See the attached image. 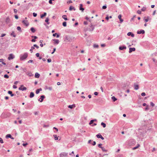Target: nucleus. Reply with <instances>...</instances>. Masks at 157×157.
I'll return each instance as SVG.
<instances>
[{
  "label": "nucleus",
  "mask_w": 157,
  "mask_h": 157,
  "mask_svg": "<svg viewBox=\"0 0 157 157\" xmlns=\"http://www.w3.org/2000/svg\"><path fill=\"white\" fill-rule=\"evenodd\" d=\"M28 56V53H25L23 55H21L20 56V59L21 60H23L25 59Z\"/></svg>",
  "instance_id": "1"
},
{
  "label": "nucleus",
  "mask_w": 157,
  "mask_h": 157,
  "mask_svg": "<svg viewBox=\"0 0 157 157\" xmlns=\"http://www.w3.org/2000/svg\"><path fill=\"white\" fill-rule=\"evenodd\" d=\"M10 115L11 113H4L2 114L1 117L3 118H5L10 117Z\"/></svg>",
  "instance_id": "2"
},
{
  "label": "nucleus",
  "mask_w": 157,
  "mask_h": 157,
  "mask_svg": "<svg viewBox=\"0 0 157 157\" xmlns=\"http://www.w3.org/2000/svg\"><path fill=\"white\" fill-rule=\"evenodd\" d=\"M15 57L14 56L13 54H10L9 55V56L8 57V59L9 60L13 59Z\"/></svg>",
  "instance_id": "3"
},
{
  "label": "nucleus",
  "mask_w": 157,
  "mask_h": 157,
  "mask_svg": "<svg viewBox=\"0 0 157 157\" xmlns=\"http://www.w3.org/2000/svg\"><path fill=\"white\" fill-rule=\"evenodd\" d=\"M67 153L65 152H63L60 154V157H67Z\"/></svg>",
  "instance_id": "4"
},
{
  "label": "nucleus",
  "mask_w": 157,
  "mask_h": 157,
  "mask_svg": "<svg viewBox=\"0 0 157 157\" xmlns=\"http://www.w3.org/2000/svg\"><path fill=\"white\" fill-rule=\"evenodd\" d=\"M19 90L23 91L26 90V88L24 87L23 85H22L19 88Z\"/></svg>",
  "instance_id": "5"
},
{
  "label": "nucleus",
  "mask_w": 157,
  "mask_h": 157,
  "mask_svg": "<svg viewBox=\"0 0 157 157\" xmlns=\"http://www.w3.org/2000/svg\"><path fill=\"white\" fill-rule=\"evenodd\" d=\"M65 40H67V41L71 42L72 41V39L70 36H66L65 37Z\"/></svg>",
  "instance_id": "6"
},
{
  "label": "nucleus",
  "mask_w": 157,
  "mask_h": 157,
  "mask_svg": "<svg viewBox=\"0 0 157 157\" xmlns=\"http://www.w3.org/2000/svg\"><path fill=\"white\" fill-rule=\"evenodd\" d=\"M45 98V96L44 95H41L40 97V98L41 99V100H40V99H39L38 101H40V102H42L43 101L44 99Z\"/></svg>",
  "instance_id": "7"
},
{
  "label": "nucleus",
  "mask_w": 157,
  "mask_h": 157,
  "mask_svg": "<svg viewBox=\"0 0 157 157\" xmlns=\"http://www.w3.org/2000/svg\"><path fill=\"white\" fill-rule=\"evenodd\" d=\"M97 137L98 138H101L102 140H103L104 139V138L99 133L97 134L96 135Z\"/></svg>",
  "instance_id": "8"
},
{
  "label": "nucleus",
  "mask_w": 157,
  "mask_h": 157,
  "mask_svg": "<svg viewBox=\"0 0 157 157\" xmlns=\"http://www.w3.org/2000/svg\"><path fill=\"white\" fill-rule=\"evenodd\" d=\"M135 50H136L135 48H129V52L130 53L132 52L135 51Z\"/></svg>",
  "instance_id": "9"
},
{
  "label": "nucleus",
  "mask_w": 157,
  "mask_h": 157,
  "mask_svg": "<svg viewBox=\"0 0 157 157\" xmlns=\"http://www.w3.org/2000/svg\"><path fill=\"white\" fill-rule=\"evenodd\" d=\"M53 41L54 42V44H58L59 43V41L58 39H53Z\"/></svg>",
  "instance_id": "10"
},
{
  "label": "nucleus",
  "mask_w": 157,
  "mask_h": 157,
  "mask_svg": "<svg viewBox=\"0 0 157 157\" xmlns=\"http://www.w3.org/2000/svg\"><path fill=\"white\" fill-rule=\"evenodd\" d=\"M144 33H145V31L143 30H141L140 31H138L137 32V33L138 34H141V33L144 34Z\"/></svg>",
  "instance_id": "11"
},
{
  "label": "nucleus",
  "mask_w": 157,
  "mask_h": 157,
  "mask_svg": "<svg viewBox=\"0 0 157 157\" xmlns=\"http://www.w3.org/2000/svg\"><path fill=\"white\" fill-rule=\"evenodd\" d=\"M90 28L89 29V31H93L94 29V26L91 25L90 26Z\"/></svg>",
  "instance_id": "12"
},
{
  "label": "nucleus",
  "mask_w": 157,
  "mask_h": 157,
  "mask_svg": "<svg viewBox=\"0 0 157 157\" xmlns=\"http://www.w3.org/2000/svg\"><path fill=\"white\" fill-rule=\"evenodd\" d=\"M10 19L9 17H7L6 19L5 22L6 24H8L10 22Z\"/></svg>",
  "instance_id": "13"
},
{
  "label": "nucleus",
  "mask_w": 157,
  "mask_h": 157,
  "mask_svg": "<svg viewBox=\"0 0 157 157\" xmlns=\"http://www.w3.org/2000/svg\"><path fill=\"white\" fill-rule=\"evenodd\" d=\"M126 48V47L125 46H121L119 47V49L120 50H123L124 49H125Z\"/></svg>",
  "instance_id": "14"
},
{
  "label": "nucleus",
  "mask_w": 157,
  "mask_h": 157,
  "mask_svg": "<svg viewBox=\"0 0 157 157\" xmlns=\"http://www.w3.org/2000/svg\"><path fill=\"white\" fill-rule=\"evenodd\" d=\"M127 35L128 36H131L132 37H134V34L132 33L131 32H128L127 33Z\"/></svg>",
  "instance_id": "15"
},
{
  "label": "nucleus",
  "mask_w": 157,
  "mask_h": 157,
  "mask_svg": "<svg viewBox=\"0 0 157 157\" xmlns=\"http://www.w3.org/2000/svg\"><path fill=\"white\" fill-rule=\"evenodd\" d=\"M8 94H10L11 97H13L15 95V94H13L12 92L10 90L8 91Z\"/></svg>",
  "instance_id": "16"
},
{
  "label": "nucleus",
  "mask_w": 157,
  "mask_h": 157,
  "mask_svg": "<svg viewBox=\"0 0 157 157\" xmlns=\"http://www.w3.org/2000/svg\"><path fill=\"white\" fill-rule=\"evenodd\" d=\"M134 89L135 90H138L139 89V85H136L135 84H134Z\"/></svg>",
  "instance_id": "17"
},
{
  "label": "nucleus",
  "mask_w": 157,
  "mask_h": 157,
  "mask_svg": "<svg viewBox=\"0 0 157 157\" xmlns=\"http://www.w3.org/2000/svg\"><path fill=\"white\" fill-rule=\"evenodd\" d=\"M82 4H80V7H79V10L82 11V12L84 10V8H82Z\"/></svg>",
  "instance_id": "18"
},
{
  "label": "nucleus",
  "mask_w": 157,
  "mask_h": 157,
  "mask_svg": "<svg viewBox=\"0 0 157 157\" xmlns=\"http://www.w3.org/2000/svg\"><path fill=\"white\" fill-rule=\"evenodd\" d=\"M75 104H73L72 105H70L68 106V107L70 109H72L73 108H75Z\"/></svg>",
  "instance_id": "19"
},
{
  "label": "nucleus",
  "mask_w": 157,
  "mask_h": 157,
  "mask_svg": "<svg viewBox=\"0 0 157 157\" xmlns=\"http://www.w3.org/2000/svg\"><path fill=\"white\" fill-rule=\"evenodd\" d=\"M40 76V75L38 73H36L35 75V77L36 78H38Z\"/></svg>",
  "instance_id": "20"
},
{
  "label": "nucleus",
  "mask_w": 157,
  "mask_h": 157,
  "mask_svg": "<svg viewBox=\"0 0 157 157\" xmlns=\"http://www.w3.org/2000/svg\"><path fill=\"white\" fill-rule=\"evenodd\" d=\"M22 23H23L26 26H28L29 24L28 23V22L27 21L25 20H23L22 21Z\"/></svg>",
  "instance_id": "21"
},
{
  "label": "nucleus",
  "mask_w": 157,
  "mask_h": 157,
  "mask_svg": "<svg viewBox=\"0 0 157 157\" xmlns=\"http://www.w3.org/2000/svg\"><path fill=\"white\" fill-rule=\"evenodd\" d=\"M34 96V93L33 92H31L30 93V94L29 95V97L30 98H33Z\"/></svg>",
  "instance_id": "22"
},
{
  "label": "nucleus",
  "mask_w": 157,
  "mask_h": 157,
  "mask_svg": "<svg viewBox=\"0 0 157 157\" xmlns=\"http://www.w3.org/2000/svg\"><path fill=\"white\" fill-rule=\"evenodd\" d=\"M46 15H47V13L45 12H44V13L43 14L41 15L40 17L41 18H43V17L45 16Z\"/></svg>",
  "instance_id": "23"
},
{
  "label": "nucleus",
  "mask_w": 157,
  "mask_h": 157,
  "mask_svg": "<svg viewBox=\"0 0 157 157\" xmlns=\"http://www.w3.org/2000/svg\"><path fill=\"white\" fill-rule=\"evenodd\" d=\"M67 16L66 15H63L62 16V18L64 19L65 21H67L68 20L67 18Z\"/></svg>",
  "instance_id": "24"
},
{
  "label": "nucleus",
  "mask_w": 157,
  "mask_h": 157,
  "mask_svg": "<svg viewBox=\"0 0 157 157\" xmlns=\"http://www.w3.org/2000/svg\"><path fill=\"white\" fill-rule=\"evenodd\" d=\"M30 30L33 33H35L36 31L35 30V29L33 27L31 28L30 29Z\"/></svg>",
  "instance_id": "25"
},
{
  "label": "nucleus",
  "mask_w": 157,
  "mask_h": 157,
  "mask_svg": "<svg viewBox=\"0 0 157 157\" xmlns=\"http://www.w3.org/2000/svg\"><path fill=\"white\" fill-rule=\"evenodd\" d=\"M112 99L113 101H115L117 100V99L114 96H113L112 97Z\"/></svg>",
  "instance_id": "26"
},
{
  "label": "nucleus",
  "mask_w": 157,
  "mask_h": 157,
  "mask_svg": "<svg viewBox=\"0 0 157 157\" xmlns=\"http://www.w3.org/2000/svg\"><path fill=\"white\" fill-rule=\"evenodd\" d=\"M49 20V19L48 18H47L45 20V22L47 23V24L48 25L49 24V23L48 22Z\"/></svg>",
  "instance_id": "27"
},
{
  "label": "nucleus",
  "mask_w": 157,
  "mask_h": 157,
  "mask_svg": "<svg viewBox=\"0 0 157 157\" xmlns=\"http://www.w3.org/2000/svg\"><path fill=\"white\" fill-rule=\"evenodd\" d=\"M53 136L54 137L55 140H58V137L57 136V135H53Z\"/></svg>",
  "instance_id": "28"
},
{
  "label": "nucleus",
  "mask_w": 157,
  "mask_h": 157,
  "mask_svg": "<svg viewBox=\"0 0 157 157\" xmlns=\"http://www.w3.org/2000/svg\"><path fill=\"white\" fill-rule=\"evenodd\" d=\"M101 125L103 126V128H105L106 127V124L103 122L101 123Z\"/></svg>",
  "instance_id": "29"
},
{
  "label": "nucleus",
  "mask_w": 157,
  "mask_h": 157,
  "mask_svg": "<svg viewBox=\"0 0 157 157\" xmlns=\"http://www.w3.org/2000/svg\"><path fill=\"white\" fill-rule=\"evenodd\" d=\"M101 149L103 151L107 152L108 151L107 150L105 149V148L103 147H102Z\"/></svg>",
  "instance_id": "30"
},
{
  "label": "nucleus",
  "mask_w": 157,
  "mask_h": 157,
  "mask_svg": "<svg viewBox=\"0 0 157 157\" xmlns=\"http://www.w3.org/2000/svg\"><path fill=\"white\" fill-rule=\"evenodd\" d=\"M63 25L64 27H66L67 26V22L64 21L63 23Z\"/></svg>",
  "instance_id": "31"
},
{
  "label": "nucleus",
  "mask_w": 157,
  "mask_h": 157,
  "mask_svg": "<svg viewBox=\"0 0 157 157\" xmlns=\"http://www.w3.org/2000/svg\"><path fill=\"white\" fill-rule=\"evenodd\" d=\"M140 146V145L139 144H138V145L137 146H136V147H133V148H132V149L133 150H135L138 147H139Z\"/></svg>",
  "instance_id": "32"
},
{
  "label": "nucleus",
  "mask_w": 157,
  "mask_h": 157,
  "mask_svg": "<svg viewBox=\"0 0 157 157\" xmlns=\"http://www.w3.org/2000/svg\"><path fill=\"white\" fill-rule=\"evenodd\" d=\"M73 9H74V10H75V9L74 8V7H73V6H70L69 7V10H72Z\"/></svg>",
  "instance_id": "33"
},
{
  "label": "nucleus",
  "mask_w": 157,
  "mask_h": 157,
  "mask_svg": "<svg viewBox=\"0 0 157 157\" xmlns=\"http://www.w3.org/2000/svg\"><path fill=\"white\" fill-rule=\"evenodd\" d=\"M93 47L94 48H98V45L96 44H94Z\"/></svg>",
  "instance_id": "34"
},
{
  "label": "nucleus",
  "mask_w": 157,
  "mask_h": 157,
  "mask_svg": "<svg viewBox=\"0 0 157 157\" xmlns=\"http://www.w3.org/2000/svg\"><path fill=\"white\" fill-rule=\"evenodd\" d=\"M11 136L10 134H7L6 136V138H11Z\"/></svg>",
  "instance_id": "35"
},
{
  "label": "nucleus",
  "mask_w": 157,
  "mask_h": 157,
  "mask_svg": "<svg viewBox=\"0 0 157 157\" xmlns=\"http://www.w3.org/2000/svg\"><path fill=\"white\" fill-rule=\"evenodd\" d=\"M27 75L28 76H30V77L32 76L33 75L32 73L31 72L28 73L27 74Z\"/></svg>",
  "instance_id": "36"
},
{
  "label": "nucleus",
  "mask_w": 157,
  "mask_h": 157,
  "mask_svg": "<svg viewBox=\"0 0 157 157\" xmlns=\"http://www.w3.org/2000/svg\"><path fill=\"white\" fill-rule=\"evenodd\" d=\"M4 77L5 78H9V76L7 75H5L4 76Z\"/></svg>",
  "instance_id": "37"
},
{
  "label": "nucleus",
  "mask_w": 157,
  "mask_h": 157,
  "mask_svg": "<svg viewBox=\"0 0 157 157\" xmlns=\"http://www.w3.org/2000/svg\"><path fill=\"white\" fill-rule=\"evenodd\" d=\"M11 36H13L14 37H16V35L14 34V33L13 32L11 34Z\"/></svg>",
  "instance_id": "38"
},
{
  "label": "nucleus",
  "mask_w": 157,
  "mask_h": 157,
  "mask_svg": "<svg viewBox=\"0 0 157 157\" xmlns=\"http://www.w3.org/2000/svg\"><path fill=\"white\" fill-rule=\"evenodd\" d=\"M102 145V144H99L98 145V147L99 148H101L102 147H101V146Z\"/></svg>",
  "instance_id": "39"
},
{
  "label": "nucleus",
  "mask_w": 157,
  "mask_h": 157,
  "mask_svg": "<svg viewBox=\"0 0 157 157\" xmlns=\"http://www.w3.org/2000/svg\"><path fill=\"white\" fill-rule=\"evenodd\" d=\"M33 46L37 49H38L39 48V47L36 44H34Z\"/></svg>",
  "instance_id": "40"
},
{
  "label": "nucleus",
  "mask_w": 157,
  "mask_h": 157,
  "mask_svg": "<svg viewBox=\"0 0 157 157\" xmlns=\"http://www.w3.org/2000/svg\"><path fill=\"white\" fill-rule=\"evenodd\" d=\"M149 18V17H147V19H144V20L146 22H147L148 21V18Z\"/></svg>",
  "instance_id": "41"
},
{
  "label": "nucleus",
  "mask_w": 157,
  "mask_h": 157,
  "mask_svg": "<svg viewBox=\"0 0 157 157\" xmlns=\"http://www.w3.org/2000/svg\"><path fill=\"white\" fill-rule=\"evenodd\" d=\"M146 10V8L145 7H143L141 9V11H145Z\"/></svg>",
  "instance_id": "42"
},
{
  "label": "nucleus",
  "mask_w": 157,
  "mask_h": 157,
  "mask_svg": "<svg viewBox=\"0 0 157 157\" xmlns=\"http://www.w3.org/2000/svg\"><path fill=\"white\" fill-rule=\"evenodd\" d=\"M94 122V120H91L89 123V124L91 125V124H92Z\"/></svg>",
  "instance_id": "43"
},
{
  "label": "nucleus",
  "mask_w": 157,
  "mask_h": 157,
  "mask_svg": "<svg viewBox=\"0 0 157 157\" xmlns=\"http://www.w3.org/2000/svg\"><path fill=\"white\" fill-rule=\"evenodd\" d=\"M150 104L151 105L152 107L154 106L155 105V104L152 102H150Z\"/></svg>",
  "instance_id": "44"
},
{
  "label": "nucleus",
  "mask_w": 157,
  "mask_h": 157,
  "mask_svg": "<svg viewBox=\"0 0 157 157\" xmlns=\"http://www.w3.org/2000/svg\"><path fill=\"white\" fill-rule=\"evenodd\" d=\"M39 92H40V91H39V90L38 89H37L36 91V94H37Z\"/></svg>",
  "instance_id": "45"
},
{
  "label": "nucleus",
  "mask_w": 157,
  "mask_h": 157,
  "mask_svg": "<svg viewBox=\"0 0 157 157\" xmlns=\"http://www.w3.org/2000/svg\"><path fill=\"white\" fill-rule=\"evenodd\" d=\"M54 0H49V4H52V1H54Z\"/></svg>",
  "instance_id": "46"
},
{
  "label": "nucleus",
  "mask_w": 157,
  "mask_h": 157,
  "mask_svg": "<svg viewBox=\"0 0 157 157\" xmlns=\"http://www.w3.org/2000/svg\"><path fill=\"white\" fill-rule=\"evenodd\" d=\"M0 142L1 143H3V140L0 137Z\"/></svg>",
  "instance_id": "47"
},
{
  "label": "nucleus",
  "mask_w": 157,
  "mask_h": 157,
  "mask_svg": "<svg viewBox=\"0 0 157 157\" xmlns=\"http://www.w3.org/2000/svg\"><path fill=\"white\" fill-rule=\"evenodd\" d=\"M17 29L18 30L20 31L21 30V28L19 26H18L17 27Z\"/></svg>",
  "instance_id": "48"
},
{
  "label": "nucleus",
  "mask_w": 157,
  "mask_h": 157,
  "mask_svg": "<svg viewBox=\"0 0 157 157\" xmlns=\"http://www.w3.org/2000/svg\"><path fill=\"white\" fill-rule=\"evenodd\" d=\"M33 15L34 17H36L37 16V14L35 13H33Z\"/></svg>",
  "instance_id": "49"
},
{
  "label": "nucleus",
  "mask_w": 157,
  "mask_h": 157,
  "mask_svg": "<svg viewBox=\"0 0 157 157\" xmlns=\"http://www.w3.org/2000/svg\"><path fill=\"white\" fill-rule=\"evenodd\" d=\"M47 61L48 63H50L51 62L52 60L51 59H48Z\"/></svg>",
  "instance_id": "50"
},
{
  "label": "nucleus",
  "mask_w": 157,
  "mask_h": 157,
  "mask_svg": "<svg viewBox=\"0 0 157 157\" xmlns=\"http://www.w3.org/2000/svg\"><path fill=\"white\" fill-rule=\"evenodd\" d=\"M47 89H48L50 90H52V87H49Z\"/></svg>",
  "instance_id": "51"
},
{
  "label": "nucleus",
  "mask_w": 157,
  "mask_h": 157,
  "mask_svg": "<svg viewBox=\"0 0 157 157\" xmlns=\"http://www.w3.org/2000/svg\"><path fill=\"white\" fill-rule=\"evenodd\" d=\"M145 95V93L144 92H143L141 94V95L142 96H144Z\"/></svg>",
  "instance_id": "52"
},
{
  "label": "nucleus",
  "mask_w": 157,
  "mask_h": 157,
  "mask_svg": "<svg viewBox=\"0 0 157 157\" xmlns=\"http://www.w3.org/2000/svg\"><path fill=\"white\" fill-rule=\"evenodd\" d=\"M107 6H102V9H105L106 8Z\"/></svg>",
  "instance_id": "53"
},
{
  "label": "nucleus",
  "mask_w": 157,
  "mask_h": 157,
  "mask_svg": "<svg viewBox=\"0 0 157 157\" xmlns=\"http://www.w3.org/2000/svg\"><path fill=\"white\" fill-rule=\"evenodd\" d=\"M137 13L139 14H140L141 13V11L140 10H138L137 11Z\"/></svg>",
  "instance_id": "54"
},
{
  "label": "nucleus",
  "mask_w": 157,
  "mask_h": 157,
  "mask_svg": "<svg viewBox=\"0 0 157 157\" xmlns=\"http://www.w3.org/2000/svg\"><path fill=\"white\" fill-rule=\"evenodd\" d=\"M36 55L37 57H39V56L40 54L38 53H37L36 54Z\"/></svg>",
  "instance_id": "55"
},
{
  "label": "nucleus",
  "mask_w": 157,
  "mask_h": 157,
  "mask_svg": "<svg viewBox=\"0 0 157 157\" xmlns=\"http://www.w3.org/2000/svg\"><path fill=\"white\" fill-rule=\"evenodd\" d=\"M28 143H24L22 144L24 146H26L27 145H28Z\"/></svg>",
  "instance_id": "56"
},
{
  "label": "nucleus",
  "mask_w": 157,
  "mask_h": 157,
  "mask_svg": "<svg viewBox=\"0 0 157 157\" xmlns=\"http://www.w3.org/2000/svg\"><path fill=\"white\" fill-rule=\"evenodd\" d=\"M14 17L16 19H18V16L17 15H15Z\"/></svg>",
  "instance_id": "57"
},
{
  "label": "nucleus",
  "mask_w": 157,
  "mask_h": 157,
  "mask_svg": "<svg viewBox=\"0 0 157 157\" xmlns=\"http://www.w3.org/2000/svg\"><path fill=\"white\" fill-rule=\"evenodd\" d=\"M13 10H14V12L15 13H16L17 11V9H14Z\"/></svg>",
  "instance_id": "58"
},
{
  "label": "nucleus",
  "mask_w": 157,
  "mask_h": 157,
  "mask_svg": "<svg viewBox=\"0 0 157 157\" xmlns=\"http://www.w3.org/2000/svg\"><path fill=\"white\" fill-rule=\"evenodd\" d=\"M96 143L95 141H93L92 144V145L94 146L96 144Z\"/></svg>",
  "instance_id": "59"
},
{
  "label": "nucleus",
  "mask_w": 157,
  "mask_h": 157,
  "mask_svg": "<svg viewBox=\"0 0 157 157\" xmlns=\"http://www.w3.org/2000/svg\"><path fill=\"white\" fill-rule=\"evenodd\" d=\"M13 88H14V89H16V88H17V86H16V85H13Z\"/></svg>",
  "instance_id": "60"
},
{
  "label": "nucleus",
  "mask_w": 157,
  "mask_h": 157,
  "mask_svg": "<svg viewBox=\"0 0 157 157\" xmlns=\"http://www.w3.org/2000/svg\"><path fill=\"white\" fill-rule=\"evenodd\" d=\"M56 50V48H54L53 52H52V54H53L54 53V52Z\"/></svg>",
  "instance_id": "61"
},
{
  "label": "nucleus",
  "mask_w": 157,
  "mask_h": 157,
  "mask_svg": "<svg viewBox=\"0 0 157 157\" xmlns=\"http://www.w3.org/2000/svg\"><path fill=\"white\" fill-rule=\"evenodd\" d=\"M121 15L120 14L118 16V18L120 19H121Z\"/></svg>",
  "instance_id": "62"
},
{
  "label": "nucleus",
  "mask_w": 157,
  "mask_h": 157,
  "mask_svg": "<svg viewBox=\"0 0 157 157\" xmlns=\"http://www.w3.org/2000/svg\"><path fill=\"white\" fill-rule=\"evenodd\" d=\"M33 62V60H29L28 61V63H32Z\"/></svg>",
  "instance_id": "63"
},
{
  "label": "nucleus",
  "mask_w": 157,
  "mask_h": 157,
  "mask_svg": "<svg viewBox=\"0 0 157 157\" xmlns=\"http://www.w3.org/2000/svg\"><path fill=\"white\" fill-rule=\"evenodd\" d=\"M6 35V34H3V33L1 35V37H3L4 36H5Z\"/></svg>",
  "instance_id": "64"
}]
</instances>
